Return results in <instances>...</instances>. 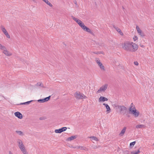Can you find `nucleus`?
Segmentation results:
<instances>
[{"label":"nucleus","instance_id":"nucleus-1","mask_svg":"<svg viewBox=\"0 0 154 154\" xmlns=\"http://www.w3.org/2000/svg\"><path fill=\"white\" fill-rule=\"evenodd\" d=\"M122 47L124 50L131 52L136 51L138 48V46L136 44L129 42L122 43Z\"/></svg>","mask_w":154,"mask_h":154},{"label":"nucleus","instance_id":"nucleus-2","mask_svg":"<svg viewBox=\"0 0 154 154\" xmlns=\"http://www.w3.org/2000/svg\"><path fill=\"white\" fill-rule=\"evenodd\" d=\"M75 97L77 99H85L87 97L84 94L81 93L79 91H77L74 94Z\"/></svg>","mask_w":154,"mask_h":154},{"label":"nucleus","instance_id":"nucleus-3","mask_svg":"<svg viewBox=\"0 0 154 154\" xmlns=\"http://www.w3.org/2000/svg\"><path fill=\"white\" fill-rule=\"evenodd\" d=\"M108 87V85L105 84L103 85L97 91V93H100L102 92H104L106 91Z\"/></svg>","mask_w":154,"mask_h":154},{"label":"nucleus","instance_id":"nucleus-4","mask_svg":"<svg viewBox=\"0 0 154 154\" xmlns=\"http://www.w3.org/2000/svg\"><path fill=\"white\" fill-rule=\"evenodd\" d=\"M1 50L2 51V53L7 56H10L12 55V54L8 50L7 48L5 46Z\"/></svg>","mask_w":154,"mask_h":154},{"label":"nucleus","instance_id":"nucleus-5","mask_svg":"<svg viewBox=\"0 0 154 154\" xmlns=\"http://www.w3.org/2000/svg\"><path fill=\"white\" fill-rule=\"evenodd\" d=\"M96 63L98 64L100 69L103 71L105 70V67L102 63L100 62V60L98 58H96L95 59Z\"/></svg>","mask_w":154,"mask_h":154},{"label":"nucleus","instance_id":"nucleus-6","mask_svg":"<svg viewBox=\"0 0 154 154\" xmlns=\"http://www.w3.org/2000/svg\"><path fill=\"white\" fill-rule=\"evenodd\" d=\"M17 143L18 144V146L20 150L25 147L23 144V142L20 139H17Z\"/></svg>","mask_w":154,"mask_h":154},{"label":"nucleus","instance_id":"nucleus-7","mask_svg":"<svg viewBox=\"0 0 154 154\" xmlns=\"http://www.w3.org/2000/svg\"><path fill=\"white\" fill-rule=\"evenodd\" d=\"M80 26L84 30L91 34H92V32L91 31V30L89 28L85 26L83 23Z\"/></svg>","mask_w":154,"mask_h":154},{"label":"nucleus","instance_id":"nucleus-8","mask_svg":"<svg viewBox=\"0 0 154 154\" xmlns=\"http://www.w3.org/2000/svg\"><path fill=\"white\" fill-rule=\"evenodd\" d=\"M0 28L3 33H4L7 38H10V36L5 29V27L3 26L2 25L1 26Z\"/></svg>","mask_w":154,"mask_h":154},{"label":"nucleus","instance_id":"nucleus-9","mask_svg":"<svg viewBox=\"0 0 154 154\" xmlns=\"http://www.w3.org/2000/svg\"><path fill=\"white\" fill-rule=\"evenodd\" d=\"M116 107L119 109L120 111V112L121 113H122L124 112H125L126 109V108L123 106H119L118 105L116 106Z\"/></svg>","mask_w":154,"mask_h":154},{"label":"nucleus","instance_id":"nucleus-10","mask_svg":"<svg viewBox=\"0 0 154 154\" xmlns=\"http://www.w3.org/2000/svg\"><path fill=\"white\" fill-rule=\"evenodd\" d=\"M73 148H76L77 149H80L81 150H84L86 151H88V149L86 148L85 147L82 146H71V147Z\"/></svg>","mask_w":154,"mask_h":154},{"label":"nucleus","instance_id":"nucleus-11","mask_svg":"<svg viewBox=\"0 0 154 154\" xmlns=\"http://www.w3.org/2000/svg\"><path fill=\"white\" fill-rule=\"evenodd\" d=\"M136 29L139 34L140 35L141 37H143L145 36V35L144 33L142 32L139 26H137L136 27Z\"/></svg>","mask_w":154,"mask_h":154},{"label":"nucleus","instance_id":"nucleus-12","mask_svg":"<svg viewBox=\"0 0 154 154\" xmlns=\"http://www.w3.org/2000/svg\"><path fill=\"white\" fill-rule=\"evenodd\" d=\"M131 113L135 118L138 117L140 115L139 112L136 109L134 111L133 110V111L131 112Z\"/></svg>","mask_w":154,"mask_h":154},{"label":"nucleus","instance_id":"nucleus-13","mask_svg":"<svg viewBox=\"0 0 154 154\" xmlns=\"http://www.w3.org/2000/svg\"><path fill=\"white\" fill-rule=\"evenodd\" d=\"M71 17L74 21H75L80 26L83 23V22L78 18L74 17L73 16H71Z\"/></svg>","mask_w":154,"mask_h":154},{"label":"nucleus","instance_id":"nucleus-14","mask_svg":"<svg viewBox=\"0 0 154 154\" xmlns=\"http://www.w3.org/2000/svg\"><path fill=\"white\" fill-rule=\"evenodd\" d=\"M51 97V96H49L48 97L45 98L43 99H39L38 100V101L39 103H44L48 101L49 100Z\"/></svg>","mask_w":154,"mask_h":154},{"label":"nucleus","instance_id":"nucleus-15","mask_svg":"<svg viewBox=\"0 0 154 154\" xmlns=\"http://www.w3.org/2000/svg\"><path fill=\"white\" fill-rule=\"evenodd\" d=\"M89 138L91 139V141L93 143H94L95 141L98 142L99 141V139L96 137H90Z\"/></svg>","mask_w":154,"mask_h":154},{"label":"nucleus","instance_id":"nucleus-16","mask_svg":"<svg viewBox=\"0 0 154 154\" xmlns=\"http://www.w3.org/2000/svg\"><path fill=\"white\" fill-rule=\"evenodd\" d=\"M127 129V128L125 127H123L121 132L119 134V136L122 137L124 134Z\"/></svg>","mask_w":154,"mask_h":154},{"label":"nucleus","instance_id":"nucleus-17","mask_svg":"<svg viewBox=\"0 0 154 154\" xmlns=\"http://www.w3.org/2000/svg\"><path fill=\"white\" fill-rule=\"evenodd\" d=\"M15 116L20 119L23 118V115L20 112H17L14 113Z\"/></svg>","mask_w":154,"mask_h":154},{"label":"nucleus","instance_id":"nucleus-18","mask_svg":"<svg viewBox=\"0 0 154 154\" xmlns=\"http://www.w3.org/2000/svg\"><path fill=\"white\" fill-rule=\"evenodd\" d=\"M108 100L107 98L103 96H101L99 99V101L100 102H103L105 101H107Z\"/></svg>","mask_w":154,"mask_h":154},{"label":"nucleus","instance_id":"nucleus-19","mask_svg":"<svg viewBox=\"0 0 154 154\" xmlns=\"http://www.w3.org/2000/svg\"><path fill=\"white\" fill-rule=\"evenodd\" d=\"M103 105L105 106L106 107V112H107V113H109L111 111V109L110 107L107 104L105 103H103Z\"/></svg>","mask_w":154,"mask_h":154},{"label":"nucleus","instance_id":"nucleus-20","mask_svg":"<svg viewBox=\"0 0 154 154\" xmlns=\"http://www.w3.org/2000/svg\"><path fill=\"white\" fill-rule=\"evenodd\" d=\"M113 27L120 34V35H123V33L119 28L114 25L113 26Z\"/></svg>","mask_w":154,"mask_h":154},{"label":"nucleus","instance_id":"nucleus-21","mask_svg":"<svg viewBox=\"0 0 154 154\" xmlns=\"http://www.w3.org/2000/svg\"><path fill=\"white\" fill-rule=\"evenodd\" d=\"M136 109L135 108V106L133 103H132L130 106V107L129 108V111L130 112H132L133 110H136Z\"/></svg>","mask_w":154,"mask_h":154},{"label":"nucleus","instance_id":"nucleus-22","mask_svg":"<svg viewBox=\"0 0 154 154\" xmlns=\"http://www.w3.org/2000/svg\"><path fill=\"white\" fill-rule=\"evenodd\" d=\"M77 136H72L70 137L67 138L66 139V140L68 141H71V140H72L76 139L77 138Z\"/></svg>","mask_w":154,"mask_h":154},{"label":"nucleus","instance_id":"nucleus-23","mask_svg":"<svg viewBox=\"0 0 154 154\" xmlns=\"http://www.w3.org/2000/svg\"><path fill=\"white\" fill-rule=\"evenodd\" d=\"M20 150L23 154H29L25 147L20 149Z\"/></svg>","mask_w":154,"mask_h":154},{"label":"nucleus","instance_id":"nucleus-24","mask_svg":"<svg viewBox=\"0 0 154 154\" xmlns=\"http://www.w3.org/2000/svg\"><path fill=\"white\" fill-rule=\"evenodd\" d=\"M45 2L47 5H48L51 7L53 6L52 5L48 0H42Z\"/></svg>","mask_w":154,"mask_h":154},{"label":"nucleus","instance_id":"nucleus-25","mask_svg":"<svg viewBox=\"0 0 154 154\" xmlns=\"http://www.w3.org/2000/svg\"><path fill=\"white\" fill-rule=\"evenodd\" d=\"M145 126L144 125L140 124V125H138L136 126V128H145Z\"/></svg>","mask_w":154,"mask_h":154},{"label":"nucleus","instance_id":"nucleus-26","mask_svg":"<svg viewBox=\"0 0 154 154\" xmlns=\"http://www.w3.org/2000/svg\"><path fill=\"white\" fill-rule=\"evenodd\" d=\"M16 132L20 136H22L24 135V134L21 131H16Z\"/></svg>","mask_w":154,"mask_h":154},{"label":"nucleus","instance_id":"nucleus-27","mask_svg":"<svg viewBox=\"0 0 154 154\" xmlns=\"http://www.w3.org/2000/svg\"><path fill=\"white\" fill-rule=\"evenodd\" d=\"M54 132L56 133H60L62 132L61 128L55 130Z\"/></svg>","mask_w":154,"mask_h":154},{"label":"nucleus","instance_id":"nucleus-28","mask_svg":"<svg viewBox=\"0 0 154 154\" xmlns=\"http://www.w3.org/2000/svg\"><path fill=\"white\" fill-rule=\"evenodd\" d=\"M140 151L139 150L137 151H133L131 152V154H138L140 153Z\"/></svg>","mask_w":154,"mask_h":154},{"label":"nucleus","instance_id":"nucleus-29","mask_svg":"<svg viewBox=\"0 0 154 154\" xmlns=\"http://www.w3.org/2000/svg\"><path fill=\"white\" fill-rule=\"evenodd\" d=\"M33 100H32L30 101H27L26 102L21 103H20L21 105H25V104H29L31 102H32Z\"/></svg>","mask_w":154,"mask_h":154},{"label":"nucleus","instance_id":"nucleus-30","mask_svg":"<svg viewBox=\"0 0 154 154\" xmlns=\"http://www.w3.org/2000/svg\"><path fill=\"white\" fill-rule=\"evenodd\" d=\"M61 129L62 132H63L66 130L67 129V128L66 127H64L61 128Z\"/></svg>","mask_w":154,"mask_h":154},{"label":"nucleus","instance_id":"nucleus-31","mask_svg":"<svg viewBox=\"0 0 154 154\" xmlns=\"http://www.w3.org/2000/svg\"><path fill=\"white\" fill-rule=\"evenodd\" d=\"M135 142L134 141V142L131 143H130V145L131 146H134L135 145Z\"/></svg>","mask_w":154,"mask_h":154},{"label":"nucleus","instance_id":"nucleus-32","mask_svg":"<svg viewBox=\"0 0 154 154\" xmlns=\"http://www.w3.org/2000/svg\"><path fill=\"white\" fill-rule=\"evenodd\" d=\"M4 46L2 45L0 43V49L2 50V48L4 47Z\"/></svg>","mask_w":154,"mask_h":154},{"label":"nucleus","instance_id":"nucleus-33","mask_svg":"<svg viewBox=\"0 0 154 154\" xmlns=\"http://www.w3.org/2000/svg\"><path fill=\"white\" fill-rule=\"evenodd\" d=\"M133 38L134 41H136V40H137V36H135L133 37Z\"/></svg>","mask_w":154,"mask_h":154},{"label":"nucleus","instance_id":"nucleus-34","mask_svg":"<svg viewBox=\"0 0 154 154\" xmlns=\"http://www.w3.org/2000/svg\"><path fill=\"white\" fill-rule=\"evenodd\" d=\"M134 65H135L136 66H138V63L137 61H135L134 62Z\"/></svg>","mask_w":154,"mask_h":154},{"label":"nucleus","instance_id":"nucleus-35","mask_svg":"<svg viewBox=\"0 0 154 154\" xmlns=\"http://www.w3.org/2000/svg\"><path fill=\"white\" fill-rule=\"evenodd\" d=\"M9 154H14L11 151H9Z\"/></svg>","mask_w":154,"mask_h":154},{"label":"nucleus","instance_id":"nucleus-36","mask_svg":"<svg viewBox=\"0 0 154 154\" xmlns=\"http://www.w3.org/2000/svg\"><path fill=\"white\" fill-rule=\"evenodd\" d=\"M98 147L97 146H94V147L93 148L94 149L97 148Z\"/></svg>","mask_w":154,"mask_h":154},{"label":"nucleus","instance_id":"nucleus-37","mask_svg":"<svg viewBox=\"0 0 154 154\" xmlns=\"http://www.w3.org/2000/svg\"><path fill=\"white\" fill-rule=\"evenodd\" d=\"M94 53L95 54H99L100 53L98 52H94Z\"/></svg>","mask_w":154,"mask_h":154},{"label":"nucleus","instance_id":"nucleus-38","mask_svg":"<svg viewBox=\"0 0 154 154\" xmlns=\"http://www.w3.org/2000/svg\"><path fill=\"white\" fill-rule=\"evenodd\" d=\"M140 46L141 47H142V48L144 47V46L143 45H140Z\"/></svg>","mask_w":154,"mask_h":154},{"label":"nucleus","instance_id":"nucleus-39","mask_svg":"<svg viewBox=\"0 0 154 154\" xmlns=\"http://www.w3.org/2000/svg\"><path fill=\"white\" fill-rule=\"evenodd\" d=\"M44 119V118L43 117H40V120H42V119Z\"/></svg>","mask_w":154,"mask_h":154},{"label":"nucleus","instance_id":"nucleus-40","mask_svg":"<svg viewBox=\"0 0 154 154\" xmlns=\"http://www.w3.org/2000/svg\"><path fill=\"white\" fill-rule=\"evenodd\" d=\"M75 4H77V2L76 1H75L74 2Z\"/></svg>","mask_w":154,"mask_h":154},{"label":"nucleus","instance_id":"nucleus-41","mask_svg":"<svg viewBox=\"0 0 154 154\" xmlns=\"http://www.w3.org/2000/svg\"><path fill=\"white\" fill-rule=\"evenodd\" d=\"M39 85L41 86V87H43V85H42L41 83H40V85Z\"/></svg>","mask_w":154,"mask_h":154},{"label":"nucleus","instance_id":"nucleus-42","mask_svg":"<svg viewBox=\"0 0 154 154\" xmlns=\"http://www.w3.org/2000/svg\"><path fill=\"white\" fill-rule=\"evenodd\" d=\"M116 65H118V66L119 65V64H118L117 63H116Z\"/></svg>","mask_w":154,"mask_h":154},{"label":"nucleus","instance_id":"nucleus-43","mask_svg":"<svg viewBox=\"0 0 154 154\" xmlns=\"http://www.w3.org/2000/svg\"><path fill=\"white\" fill-rule=\"evenodd\" d=\"M100 46H102V44H100Z\"/></svg>","mask_w":154,"mask_h":154},{"label":"nucleus","instance_id":"nucleus-44","mask_svg":"<svg viewBox=\"0 0 154 154\" xmlns=\"http://www.w3.org/2000/svg\"><path fill=\"white\" fill-rule=\"evenodd\" d=\"M153 145H154V143L153 144Z\"/></svg>","mask_w":154,"mask_h":154}]
</instances>
